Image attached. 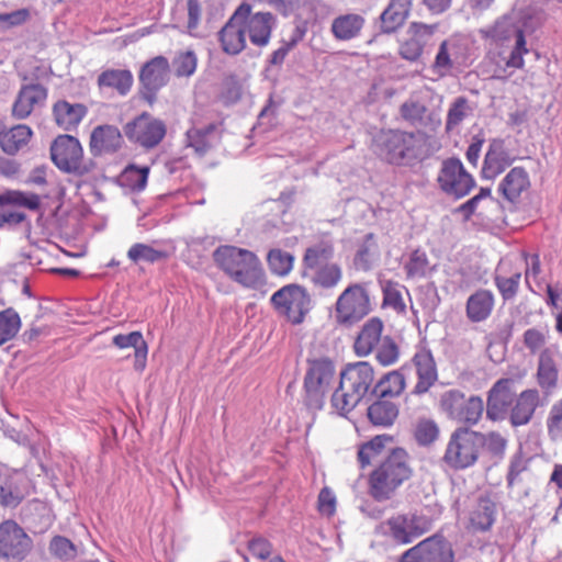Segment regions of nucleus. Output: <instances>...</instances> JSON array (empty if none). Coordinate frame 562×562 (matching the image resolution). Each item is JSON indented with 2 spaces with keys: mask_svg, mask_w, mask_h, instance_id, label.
Wrapping results in <instances>:
<instances>
[{
  "mask_svg": "<svg viewBox=\"0 0 562 562\" xmlns=\"http://www.w3.org/2000/svg\"><path fill=\"white\" fill-rule=\"evenodd\" d=\"M384 324L379 317L369 318L359 330L355 342L353 350L359 357H367L374 351V348L384 338L382 331Z\"/></svg>",
  "mask_w": 562,
  "mask_h": 562,
  "instance_id": "b1692460",
  "label": "nucleus"
},
{
  "mask_svg": "<svg viewBox=\"0 0 562 562\" xmlns=\"http://www.w3.org/2000/svg\"><path fill=\"white\" fill-rule=\"evenodd\" d=\"M250 14V4L241 3L225 25L218 31L221 47L227 55H238L246 48L245 19Z\"/></svg>",
  "mask_w": 562,
  "mask_h": 562,
  "instance_id": "f8f14e48",
  "label": "nucleus"
},
{
  "mask_svg": "<svg viewBox=\"0 0 562 562\" xmlns=\"http://www.w3.org/2000/svg\"><path fill=\"white\" fill-rule=\"evenodd\" d=\"M528 469V459L524 457L521 449H519L512 458L507 473V485L513 487L517 477Z\"/></svg>",
  "mask_w": 562,
  "mask_h": 562,
  "instance_id": "052dcab7",
  "label": "nucleus"
},
{
  "mask_svg": "<svg viewBox=\"0 0 562 562\" xmlns=\"http://www.w3.org/2000/svg\"><path fill=\"white\" fill-rule=\"evenodd\" d=\"M547 425L552 437L562 435V401L552 405Z\"/></svg>",
  "mask_w": 562,
  "mask_h": 562,
  "instance_id": "338daca9",
  "label": "nucleus"
},
{
  "mask_svg": "<svg viewBox=\"0 0 562 562\" xmlns=\"http://www.w3.org/2000/svg\"><path fill=\"white\" fill-rule=\"evenodd\" d=\"M528 187L527 171L522 167H515L503 179L498 190L506 200L515 202Z\"/></svg>",
  "mask_w": 562,
  "mask_h": 562,
  "instance_id": "e433bc0d",
  "label": "nucleus"
},
{
  "mask_svg": "<svg viewBox=\"0 0 562 562\" xmlns=\"http://www.w3.org/2000/svg\"><path fill=\"white\" fill-rule=\"evenodd\" d=\"M414 436L420 446L431 445L439 436L438 425L431 419H420L416 425Z\"/></svg>",
  "mask_w": 562,
  "mask_h": 562,
  "instance_id": "5fc2aeb1",
  "label": "nucleus"
},
{
  "mask_svg": "<svg viewBox=\"0 0 562 562\" xmlns=\"http://www.w3.org/2000/svg\"><path fill=\"white\" fill-rule=\"evenodd\" d=\"M4 203H14L36 211L40 209L41 199L35 193L12 192L8 195H0V204L3 205Z\"/></svg>",
  "mask_w": 562,
  "mask_h": 562,
  "instance_id": "13d9d810",
  "label": "nucleus"
},
{
  "mask_svg": "<svg viewBox=\"0 0 562 562\" xmlns=\"http://www.w3.org/2000/svg\"><path fill=\"white\" fill-rule=\"evenodd\" d=\"M389 533L397 543H411L430 530L431 522L424 515L401 514L386 520Z\"/></svg>",
  "mask_w": 562,
  "mask_h": 562,
  "instance_id": "f3484780",
  "label": "nucleus"
},
{
  "mask_svg": "<svg viewBox=\"0 0 562 562\" xmlns=\"http://www.w3.org/2000/svg\"><path fill=\"white\" fill-rule=\"evenodd\" d=\"M537 380L541 389L553 390L559 380V369L550 349H543L539 355Z\"/></svg>",
  "mask_w": 562,
  "mask_h": 562,
  "instance_id": "ea45409f",
  "label": "nucleus"
},
{
  "mask_svg": "<svg viewBox=\"0 0 562 562\" xmlns=\"http://www.w3.org/2000/svg\"><path fill=\"white\" fill-rule=\"evenodd\" d=\"M56 125L64 131H75L88 113V108L82 103H71L67 100H58L52 109Z\"/></svg>",
  "mask_w": 562,
  "mask_h": 562,
  "instance_id": "393cba45",
  "label": "nucleus"
},
{
  "mask_svg": "<svg viewBox=\"0 0 562 562\" xmlns=\"http://www.w3.org/2000/svg\"><path fill=\"white\" fill-rule=\"evenodd\" d=\"M214 261L235 282L257 288L263 282V271L257 256L235 246H221L213 252Z\"/></svg>",
  "mask_w": 562,
  "mask_h": 562,
  "instance_id": "20e7f679",
  "label": "nucleus"
},
{
  "mask_svg": "<svg viewBox=\"0 0 562 562\" xmlns=\"http://www.w3.org/2000/svg\"><path fill=\"white\" fill-rule=\"evenodd\" d=\"M440 408L449 418L473 426L481 419L484 404L480 396L467 398L460 390H449L440 396Z\"/></svg>",
  "mask_w": 562,
  "mask_h": 562,
  "instance_id": "6e6552de",
  "label": "nucleus"
},
{
  "mask_svg": "<svg viewBox=\"0 0 562 562\" xmlns=\"http://www.w3.org/2000/svg\"><path fill=\"white\" fill-rule=\"evenodd\" d=\"M368 285L369 282L351 283L339 294L334 306L337 325L350 328L372 312Z\"/></svg>",
  "mask_w": 562,
  "mask_h": 562,
  "instance_id": "39448f33",
  "label": "nucleus"
},
{
  "mask_svg": "<svg viewBox=\"0 0 562 562\" xmlns=\"http://www.w3.org/2000/svg\"><path fill=\"white\" fill-rule=\"evenodd\" d=\"M83 150L79 140L68 134L59 135L50 146V157L56 167L67 173L83 176L90 171L82 161Z\"/></svg>",
  "mask_w": 562,
  "mask_h": 562,
  "instance_id": "1a4fd4ad",
  "label": "nucleus"
},
{
  "mask_svg": "<svg viewBox=\"0 0 562 562\" xmlns=\"http://www.w3.org/2000/svg\"><path fill=\"white\" fill-rule=\"evenodd\" d=\"M438 183L443 192L456 198L467 195L475 184L474 179L465 171L461 160L456 157L442 161Z\"/></svg>",
  "mask_w": 562,
  "mask_h": 562,
  "instance_id": "4468645a",
  "label": "nucleus"
},
{
  "mask_svg": "<svg viewBox=\"0 0 562 562\" xmlns=\"http://www.w3.org/2000/svg\"><path fill=\"white\" fill-rule=\"evenodd\" d=\"M20 316L12 307L0 312V346L11 340L20 330Z\"/></svg>",
  "mask_w": 562,
  "mask_h": 562,
  "instance_id": "de8ad7c7",
  "label": "nucleus"
},
{
  "mask_svg": "<svg viewBox=\"0 0 562 562\" xmlns=\"http://www.w3.org/2000/svg\"><path fill=\"white\" fill-rule=\"evenodd\" d=\"M335 247L330 240H321L308 246L302 259L303 270L317 269L331 265Z\"/></svg>",
  "mask_w": 562,
  "mask_h": 562,
  "instance_id": "473e14b6",
  "label": "nucleus"
},
{
  "mask_svg": "<svg viewBox=\"0 0 562 562\" xmlns=\"http://www.w3.org/2000/svg\"><path fill=\"white\" fill-rule=\"evenodd\" d=\"M401 562H453V551L442 536H431L407 550Z\"/></svg>",
  "mask_w": 562,
  "mask_h": 562,
  "instance_id": "dca6fc26",
  "label": "nucleus"
},
{
  "mask_svg": "<svg viewBox=\"0 0 562 562\" xmlns=\"http://www.w3.org/2000/svg\"><path fill=\"white\" fill-rule=\"evenodd\" d=\"M525 32L526 31H520L519 34L514 36L516 38V44L507 60V66L509 67L520 69L525 65L522 56L528 53V48L526 47Z\"/></svg>",
  "mask_w": 562,
  "mask_h": 562,
  "instance_id": "680f3d73",
  "label": "nucleus"
},
{
  "mask_svg": "<svg viewBox=\"0 0 562 562\" xmlns=\"http://www.w3.org/2000/svg\"><path fill=\"white\" fill-rule=\"evenodd\" d=\"M514 379L502 378L497 380L487 393L486 417L490 420H504L516 398Z\"/></svg>",
  "mask_w": 562,
  "mask_h": 562,
  "instance_id": "a211bd4d",
  "label": "nucleus"
},
{
  "mask_svg": "<svg viewBox=\"0 0 562 562\" xmlns=\"http://www.w3.org/2000/svg\"><path fill=\"white\" fill-rule=\"evenodd\" d=\"M33 132L31 127L19 124L8 131H0V147L8 155H15L27 145Z\"/></svg>",
  "mask_w": 562,
  "mask_h": 562,
  "instance_id": "4c0bfd02",
  "label": "nucleus"
},
{
  "mask_svg": "<svg viewBox=\"0 0 562 562\" xmlns=\"http://www.w3.org/2000/svg\"><path fill=\"white\" fill-rule=\"evenodd\" d=\"M479 431L469 427H458L449 438L442 461L453 470H464L474 465L481 452Z\"/></svg>",
  "mask_w": 562,
  "mask_h": 562,
  "instance_id": "423d86ee",
  "label": "nucleus"
},
{
  "mask_svg": "<svg viewBox=\"0 0 562 562\" xmlns=\"http://www.w3.org/2000/svg\"><path fill=\"white\" fill-rule=\"evenodd\" d=\"M414 470L407 451L394 448L370 473L368 493L376 502L391 499L396 491L412 479Z\"/></svg>",
  "mask_w": 562,
  "mask_h": 562,
  "instance_id": "f03ea898",
  "label": "nucleus"
},
{
  "mask_svg": "<svg viewBox=\"0 0 562 562\" xmlns=\"http://www.w3.org/2000/svg\"><path fill=\"white\" fill-rule=\"evenodd\" d=\"M520 272H515L510 277H504L501 274L495 276V284L505 301L513 300L516 296L520 283Z\"/></svg>",
  "mask_w": 562,
  "mask_h": 562,
  "instance_id": "6e6d98bb",
  "label": "nucleus"
},
{
  "mask_svg": "<svg viewBox=\"0 0 562 562\" xmlns=\"http://www.w3.org/2000/svg\"><path fill=\"white\" fill-rule=\"evenodd\" d=\"M428 259L425 252L414 250L405 265L407 278H422L426 274Z\"/></svg>",
  "mask_w": 562,
  "mask_h": 562,
  "instance_id": "bf43d9fd",
  "label": "nucleus"
},
{
  "mask_svg": "<svg viewBox=\"0 0 562 562\" xmlns=\"http://www.w3.org/2000/svg\"><path fill=\"white\" fill-rule=\"evenodd\" d=\"M374 369L367 361L348 363L340 372L339 386L331 396L333 407L340 414L351 412L362 398L370 396Z\"/></svg>",
  "mask_w": 562,
  "mask_h": 562,
  "instance_id": "7ed1b4c3",
  "label": "nucleus"
},
{
  "mask_svg": "<svg viewBox=\"0 0 562 562\" xmlns=\"http://www.w3.org/2000/svg\"><path fill=\"white\" fill-rule=\"evenodd\" d=\"M113 345L120 349L133 347L135 353V368L143 369L147 356V344L140 331H132L130 334L116 335L113 337Z\"/></svg>",
  "mask_w": 562,
  "mask_h": 562,
  "instance_id": "37998d69",
  "label": "nucleus"
},
{
  "mask_svg": "<svg viewBox=\"0 0 562 562\" xmlns=\"http://www.w3.org/2000/svg\"><path fill=\"white\" fill-rule=\"evenodd\" d=\"M425 145V134L419 131L381 130L373 136L371 149L389 164L408 166L423 159Z\"/></svg>",
  "mask_w": 562,
  "mask_h": 562,
  "instance_id": "f257e3e1",
  "label": "nucleus"
},
{
  "mask_svg": "<svg viewBox=\"0 0 562 562\" xmlns=\"http://www.w3.org/2000/svg\"><path fill=\"white\" fill-rule=\"evenodd\" d=\"M406 387L404 374L400 370L385 373L371 389L370 396L391 398L400 396Z\"/></svg>",
  "mask_w": 562,
  "mask_h": 562,
  "instance_id": "58836bf2",
  "label": "nucleus"
},
{
  "mask_svg": "<svg viewBox=\"0 0 562 562\" xmlns=\"http://www.w3.org/2000/svg\"><path fill=\"white\" fill-rule=\"evenodd\" d=\"M267 260L272 273L285 276L292 270L294 257L290 252L281 249H271Z\"/></svg>",
  "mask_w": 562,
  "mask_h": 562,
  "instance_id": "3c124183",
  "label": "nucleus"
},
{
  "mask_svg": "<svg viewBox=\"0 0 562 562\" xmlns=\"http://www.w3.org/2000/svg\"><path fill=\"white\" fill-rule=\"evenodd\" d=\"M47 94V89L41 83L23 85L12 105L13 117L16 120L29 117L36 105L44 104Z\"/></svg>",
  "mask_w": 562,
  "mask_h": 562,
  "instance_id": "aec40b11",
  "label": "nucleus"
},
{
  "mask_svg": "<svg viewBox=\"0 0 562 562\" xmlns=\"http://www.w3.org/2000/svg\"><path fill=\"white\" fill-rule=\"evenodd\" d=\"M369 398H374L367 411L369 420L375 426H391L398 415L397 406L384 397L370 396Z\"/></svg>",
  "mask_w": 562,
  "mask_h": 562,
  "instance_id": "f704fd0d",
  "label": "nucleus"
},
{
  "mask_svg": "<svg viewBox=\"0 0 562 562\" xmlns=\"http://www.w3.org/2000/svg\"><path fill=\"white\" fill-rule=\"evenodd\" d=\"M494 296L488 290H477L467 301V317L473 323L485 321L492 313Z\"/></svg>",
  "mask_w": 562,
  "mask_h": 562,
  "instance_id": "72a5a7b5",
  "label": "nucleus"
},
{
  "mask_svg": "<svg viewBox=\"0 0 562 562\" xmlns=\"http://www.w3.org/2000/svg\"><path fill=\"white\" fill-rule=\"evenodd\" d=\"M457 45L448 40L440 43L435 61L432 64V71L439 77H443L453 67L452 55L456 53Z\"/></svg>",
  "mask_w": 562,
  "mask_h": 562,
  "instance_id": "c03bdc74",
  "label": "nucleus"
},
{
  "mask_svg": "<svg viewBox=\"0 0 562 562\" xmlns=\"http://www.w3.org/2000/svg\"><path fill=\"white\" fill-rule=\"evenodd\" d=\"M335 367L329 359H317L310 362V368L304 379V386L308 394L318 396L334 379Z\"/></svg>",
  "mask_w": 562,
  "mask_h": 562,
  "instance_id": "412c9836",
  "label": "nucleus"
},
{
  "mask_svg": "<svg viewBox=\"0 0 562 562\" xmlns=\"http://www.w3.org/2000/svg\"><path fill=\"white\" fill-rule=\"evenodd\" d=\"M496 505L487 496H481L471 514V525L475 530L486 531L495 521Z\"/></svg>",
  "mask_w": 562,
  "mask_h": 562,
  "instance_id": "79ce46f5",
  "label": "nucleus"
},
{
  "mask_svg": "<svg viewBox=\"0 0 562 562\" xmlns=\"http://www.w3.org/2000/svg\"><path fill=\"white\" fill-rule=\"evenodd\" d=\"M400 116L409 125L420 128L440 124V120L434 119V113L420 101L409 98L400 105Z\"/></svg>",
  "mask_w": 562,
  "mask_h": 562,
  "instance_id": "cd10ccee",
  "label": "nucleus"
},
{
  "mask_svg": "<svg viewBox=\"0 0 562 562\" xmlns=\"http://www.w3.org/2000/svg\"><path fill=\"white\" fill-rule=\"evenodd\" d=\"M187 146L199 156H204L220 140L218 127L211 123L201 128H190L187 134Z\"/></svg>",
  "mask_w": 562,
  "mask_h": 562,
  "instance_id": "c756f323",
  "label": "nucleus"
},
{
  "mask_svg": "<svg viewBox=\"0 0 562 562\" xmlns=\"http://www.w3.org/2000/svg\"><path fill=\"white\" fill-rule=\"evenodd\" d=\"M364 19L357 13L342 14L331 22V33L339 41H349L360 35Z\"/></svg>",
  "mask_w": 562,
  "mask_h": 562,
  "instance_id": "c9c22d12",
  "label": "nucleus"
},
{
  "mask_svg": "<svg viewBox=\"0 0 562 562\" xmlns=\"http://www.w3.org/2000/svg\"><path fill=\"white\" fill-rule=\"evenodd\" d=\"M248 549L254 557L261 560L268 559L272 552L271 543L262 537L252 538L248 542Z\"/></svg>",
  "mask_w": 562,
  "mask_h": 562,
  "instance_id": "774afa93",
  "label": "nucleus"
},
{
  "mask_svg": "<svg viewBox=\"0 0 562 562\" xmlns=\"http://www.w3.org/2000/svg\"><path fill=\"white\" fill-rule=\"evenodd\" d=\"M33 541L13 519L0 522V559L23 561L32 551Z\"/></svg>",
  "mask_w": 562,
  "mask_h": 562,
  "instance_id": "9d476101",
  "label": "nucleus"
},
{
  "mask_svg": "<svg viewBox=\"0 0 562 562\" xmlns=\"http://www.w3.org/2000/svg\"><path fill=\"white\" fill-rule=\"evenodd\" d=\"M133 81V75L127 69H106L98 77V86L100 89H114L121 95H126L130 92Z\"/></svg>",
  "mask_w": 562,
  "mask_h": 562,
  "instance_id": "a19ab883",
  "label": "nucleus"
},
{
  "mask_svg": "<svg viewBox=\"0 0 562 562\" xmlns=\"http://www.w3.org/2000/svg\"><path fill=\"white\" fill-rule=\"evenodd\" d=\"M539 405V392L536 389H528L516 396L508 417L513 427L527 425Z\"/></svg>",
  "mask_w": 562,
  "mask_h": 562,
  "instance_id": "4be33fe9",
  "label": "nucleus"
},
{
  "mask_svg": "<svg viewBox=\"0 0 562 562\" xmlns=\"http://www.w3.org/2000/svg\"><path fill=\"white\" fill-rule=\"evenodd\" d=\"M375 359L383 367H389L394 364L400 357V348L395 340L385 335L384 338L379 342L376 348H374Z\"/></svg>",
  "mask_w": 562,
  "mask_h": 562,
  "instance_id": "09e8293b",
  "label": "nucleus"
},
{
  "mask_svg": "<svg viewBox=\"0 0 562 562\" xmlns=\"http://www.w3.org/2000/svg\"><path fill=\"white\" fill-rule=\"evenodd\" d=\"M531 21L532 14L529 10H512L497 19L491 27L482 31V33L484 37L496 43H505L519 34L520 31L532 30Z\"/></svg>",
  "mask_w": 562,
  "mask_h": 562,
  "instance_id": "2eb2a0df",
  "label": "nucleus"
},
{
  "mask_svg": "<svg viewBox=\"0 0 562 562\" xmlns=\"http://www.w3.org/2000/svg\"><path fill=\"white\" fill-rule=\"evenodd\" d=\"M436 29V24L429 25L422 22H412L407 31L409 37L400 45V56L408 61H417L432 38Z\"/></svg>",
  "mask_w": 562,
  "mask_h": 562,
  "instance_id": "6ab92c4d",
  "label": "nucleus"
},
{
  "mask_svg": "<svg viewBox=\"0 0 562 562\" xmlns=\"http://www.w3.org/2000/svg\"><path fill=\"white\" fill-rule=\"evenodd\" d=\"M196 56L192 50L180 53L173 60L172 66L177 77H190L196 69Z\"/></svg>",
  "mask_w": 562,
  "mask_h": 562,
  "instance_id": "4d7b16f0",
  "label": "nucleus"
},
{
  "mask_svg": "<svg viewBox=\"0 0 562 562\" xmlns=\"http://www.w3.org/2000/svg\"><path fill=\"white\" fill-rule=\"evenodd\" d=\"M514 161L505 148L503 139H493L484 158L482 175L485 179H494Z\"/></svg>",
  "mask_w": 562,
  "mask_h": 562,
  "instance_id": "a878e982",
  "label": "nucleus"
},
{
  "mask_svg": "<svg viewBox=\"0 0 562 562\" xmlns=\"http://www.w3.org/2000/svg\"><path fill=\"white\" fill-rule=\"evenodd\" d=\"M472 114V108L464 97H458L450 105L447 120L446 131L451 132L459 126L469 115Z\"/></svg>",
  "mask_w": 562,
  "mask_h": 562,
  "instance_id": "49530a36",
  "label": "nucleus"
},
{
  "mask_svg": "<svg viewBox=\"0 0 562 562\" xmlns=\"http://www.w3.org/2000/svg\"><path fill=\"white\" fill-rule=\"evenodd\" d=\"M166 124L144 112L124 126L125 136L144 148L156 147L165 137Z\"/></svg>",
  "mask_w": 562,
  "mask_h": 562,
  "instance_id": "9b49d317",
  "label": "nucleus"
},
{
  "mask_svg": "<svg viewBox=\"0 0 562 562\" xmlns=\"http://www.w3.org/2000/svg\"><path fill=\"white\" fill-rule=\"evenodd\" d=\"M303 277L308 279L311 284L318 290H331L342 279V269L338 263L319 267L317 269L303 270Z\"/></svg>",
  "mask_w": 562,
  "mask_h": 562,
  "instance_id": "2f4dec72",
  "label": "nucleus"
},
{
  "mask_svg": "<svg viewBox=\"0 0 562 562\" xmlns=\"http://www.w3.org/2000/svg\"><path fill=\"white\" fill-rule=\"evenodd\" d=\"M276 18L270 12H257L245 19V31L248 32L250 42L259 47L268 45Z\"/></svg>",
  "mask_w": 562,
  "mask_h": 562,
  "instance_id": "bb28decb",
  "label": "nucleus"
},
{
  "mask_svg": "<svg viewBox=\"0 0 562 562\" xmlns=\"http://www.w3.org/2000/svg\"><path fill=\"white\" fill-rule=\"evenodd\" d=\"M378 254V245L374 235L369 233L366 235L363 243L360 245L355 256L353 262L357 269L368 271L371 269L374 257Z\"/></svg>",
  "mask_w": 562,
  "mask_h": 562,
  "instance_id": "a18cd8bd",
  "label": "nucleus"
},
{
  "mask_svg": "<svg viewBox=\"0 0 562 562\" xmlns=\"http://www.w3.org/2000/svg\"><path fill=\"white\" fill-rule=\"evenodd\" d=\"M50 552L60 559H70L76 554V548L70 540L56 536L49 544Z\"/></svg>",
  "mask_w": 562,
  "mask_h": 562,
  "instance_id": "e2e57ef3",
  "label": "nucleus"
},
{
  "mask_svg": "<svg viewBox=\"0 0 562 562\" xmlns=\"http://www.w3.org/2000/svg\"><path fill=\"white\" fill-rule=\"evenodd\" d=\"M414 364L418 381L414 387V394L426 393L437 381V368L432 355L429 351H420L414 356Z\"/></svg>",
  "mask_w": 562,
  "mask_h": 562,
  "instance_id": "c85d7f7f",
  "label": "nucleus"
},
{
  "mask_svg": "<svg viewBox=\"0 0 562 562\" xmlns=\"http://www.w3.org/2000/svg\"><path fill=\"white\" fill-rule=\"evenodd\" d=\"M411 7V0H391L380 16L381 32L385 34L396 32L405 23Z\"/></svg>",
  "mask_w": 562,
  "mask_h": 562,
  "instance_id": "7c9ffc66",
  "label": "nucleus"
},
{
  "mask_svg": "<svg viewBox=\"0 0 562 562\" xmlns=\"http://www.w3.org/2000/svg\"><path fill=\"white\" fill-rule=\"evenodd\" d=\"M546 333L537 328H529L524 333V345L532 355L538 352L546 345Z\"/></svg>",
  "mask_w": 562,
  "mask_h": 562,
  "instance_id": "69168bd1",
  "label": "nucleus"
},
{
  "mask_svg": "<svg viewBox=\"0 0 562 562\" xmlns=\"http://www.w3.org/2000/svg\"><path fill=\"white\" fill-rule=\"evenodd\" d=\"M122 144V135L117 127L113 125H99L93 128L90 135V153L93 156L113 154L117 151Z\"/></svg>",
  "mask_w": 562,
  "mask_h": 562,
  "instance_id": "5701e85b",
  "label": "nucleus"
},
{
  "mask_svg": "<svg viewBox=\"0 0 562 562\" xmlns=\"http://www.w3.org/2000/svg\"><path fill=\"white\" fill-rule=\"evenodd\" d=\"M271 303L279 314L294 324H301L312 308V300L306 289L299 284H288L271 296Z\"/></svg>",
  "mask_w": 562,
  "mask_h": 562,
  "instance_id": "0eeeda50",
  "label": "nucleus"
},
{
  "mask_svg": "<svg viewBox=\"0 0 562 562\" xmlns=\"http://www.w3.org/2000/svg\"><path fill=\"white\" fill-rule=\"evenodd\" d=\"M169 80V61L164 56H156L148 60L140 69V97L153 105L157 99V92Z\"/></svg>",
  "mask_w": 562,
  "mask_h": 562,
  "instance_id": "ddd939ff",
  "label": "nucleus"
},
{
  "mask_svg": "<svg viewBox=\"0 0 562 562\" xmlns=\"http://www.w3.org/2000/svg\"><path fill=\"white\" fill-rule=\"evenodd\" d=\"M400 284L394 281H385L382 285L383 305L393 308L396 313H405L404 303Z\"/></svg>",
  "mask_w": 562,
  "mask_h": 562,
  "instance_id": "603ef678",
  "label": "nucleus"
},
{
  "mask_svg": "<svg viewBox=\"0 0 562 562\" xmlns=\"http://www.w3.org/2000/svg\"><path fill=\"white\" fill-rule=\"evenodd\" d=\"M481 441V449L486 447L487 451L494 457L502 459L505 454L507 447V439L497 431H490L486 434L479 431Z\"/></svg>",
  "mask_w": 562,
  "mask_h": 562,
  "instance_id": "864d4df0",
  "label": "nucleus"
},
{
  "mask_svg": "<svg viewBox=\"0 0 562 562\" xmlns=\"http://www.w3.org/2000/svg\"><path fill=\"white\" fill-rule=\"evenodd\" d=\"M127 257L134 262L145 261L154 263L166 259L168 255L167 252L157 250L149 245L138 243L128 249Z\"/></svg>",
  "mask_w": 562,
  "mask_h": 562,
  "instance_id": "8fccbe9b",
  "label": "nucleus"
},
{
  "mask_svg": "<svg viewBox=\"0 0 562 562\" xmlns=\"http://www.w3.org/2000/svg\"><path fill=\"white\" fill-rule=\"evenodd\" d=\"M148 172V167L130 166L124 171V178L131 182L133 189L143 190L147 183Z\"/></svg>",
  "mask_w": 562,
  "mask_h": 562,
  "instance_id": "0e129e2a",
  "label": "nucleus"
}]
</instances>
